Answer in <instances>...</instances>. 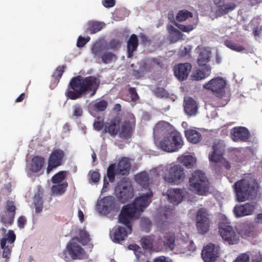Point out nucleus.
<instances>
[{
  "label": "nucleus",
  "mask_w": 262,
  "mask_h": 262,
  "mask_svg": "<svg viewBox=\"0 0 262 262\" xmlns=\"http://www.w3.org/2000/svg\"><path fill=\"white\" fill-rule=\"evenodd\" d=\"M189 182L190 189L199 195H206L209 191V181L205 173L200 170H196L192 173Z\"/></svg>",
  "instance_id": "obj_6"
},
{
  "label": "nucleus",
  "mask_w": 262,
  "mask_h": 262,
  "mask_svg": "<svg viewBox=\"0 0 262 262\" xmlns=\"http://www.w3.org/2000/svg\"><path fill=\"white\" fill-rule=\"evenodd\" d=\"M130 163L127 158H122L119 161L117 167V174L126 175L129 173Z\"/></svg>",
  "instance_id": "obj_32"
},
{
  "label": "nucleus",
  "mask_w": 262,
  "mask_h": 262,
  "mask_svg": "<svg viewBox=\"0 0 262 262\" xmlns=\"http://www.w3.org/2000/svg\"><path fill=\"white\" fill-rule=\"evenodd\" d=\"M152 192L149 190L146 193H143L135 199L132 204L124 205L119 215V223L124 225L129 231H132V222L136 218L139 212L143 211L151 203Z\"/></svg>",
  "instance_id": "obj_2"
},
{
  "label": "nucleus",
  "mask_w": 262,
  "mask_h": 262,
  "mask_svg": "<svg viewBox=\"0 0 262 262\" xmlns=\"http://www.w3.org/2000/svg\"><path fill=\"white\" fill-rule=\"evenodd\" d=\"M192 17V13L191 12L187 10H180L178 13L176 19L178 21L182 22Z\"/></svg>",
  "instance_id": "obj_45"
},
{
  "label": "nucleus",
  "mask_w": 262,
  "mask_h": 262,
  "mask_svg": "<svg viewBox=\"0 0 262 262\" xmlns=\"http://www.w3.org/2000/svg\"><path fill=\"white\" fill-rule=\"evenodd\" d=\"M127 227L120 226L114 227L110 232V236L113 241L115 243L120 244L124 241L128 234L131 233Z\"/></svg>",
  "instance_id": "obj_21"
},
{
  "label": "nucleus",
  "mask_w": 262,
  "mask_h": 262,
  "mask_svg": "<svg viewBox=\"0 0 262 262\" xmlns=\"http://www.w3.org/2000/svg\"><path fill=\"white\" fill-rule=\"evenodd\" d=\"M183 145L182 135L176 130L164 136L159 143L160 148L168 152L177 151Z\"/></svg>",
  "instance_id": "obj_7"
},
{
  "label": "nucleus",
  "mask_w": 262,
  "mask_h": 262,
  "mask_svg": "<svg viewBox=\"0 0 262 262\" xmlns=\"http://www.w3.org/2000/svg\"><path fill=\"white\" fill-rule=\"evenodd\" d=\"M136 180L143 187L148 186L149 184V176L145 172H141L136 176Z\"/></svg>",
  "instance_id": "obj_39"
},
{
  "label": "nucleus",
  "mask_w": 262,
  "mask_h": 262,
  "mask_svg": "<svg viewBox=\"0 0 262 262\" xmlns=\"http://www.w3.org/2000/svg\"><path fill=\"white\" fill-rule=\"evenodd\" d=\"M16 207L14 202L7 200L5 204V214L0 219L1 223L4 226H10L13 222L16 214Z\"/></svg>",
  "instance_id": "obj_14"
},
{
  "label": "nucleus",
  "mask_w": 262,
  "mask_h": 262,
  "mask_svg": "<svg viewBox=\"0 0 262 262\" xmlns=\"http://www.w3.org/2000/svg\"><path fill=\"white\" fill-rule=\"evenodd\" d=\"M98 211L102 214H107L113 212H118L119 207L116 204L114 197L106 196L104 197L97 205Z\"/></svg>",
  "instance_id": "obj_11"
},
{
  "label": "nucleus",
  "mask_w": 262,
  "mask_h": 262,
  "mask_svg": "<svg viewBox=\"0 0 262 262\" xmlns=\"http://www.w3.org/2000/svg\"><path fill=\"white\" fill-rule=\"evenodd\" d=\"M102 62L105 64L111 63L117 59V56L112 52H107L104 53L101 56Z\"/></svg>",
  "instance_id": "obj_43"
},
{
  "label": "nucleus",
  "mask_w": 262,
  "mask_h": 262,
  "mask_svg": "<svg viewBox=\"0 0 262 262\" xmlns=\"http://www.w3.org/2000/svg\"><path fill=\"white\" fill-rule=\"evenodd\" d=\"M211 73V67L210 66H205L202 70L198 69L195 70L191 75V79L192 80H200L209 76Z\"/></svg>",
  "instance_id": "obj_31"
},
{
  "label": "nucleus",
  "mask_w": 262,
  "mask_h": 262,
  "mask_svg": "<svg viewBox=\"0 0 262 262\" xmlns=\"http://www.w3.org/2000/svg\"><path fill=\"white\" fill-rule=\"evenodd\" d=\"M64 157L65 153L63 150L59 148H54L48 158L47 173L49 174L54 169L61 166Z\"/></svg>",
  "instance_id": "obj_12"
},
{
  "label": "nucleus",
  "mask_w": 262,
  "mask_h": 262,
  "mask_svg": "<svg viewBox=\"0 0 262 262\" xmlns=\"http://www.w3.org/2000/svg\"><path fill=\"white\" fill-rule=\"evenodd\" d=\"M174 24L180 30L184 32L189 33V32L193 30L194 28V25L191 24L185 25L177 23H174Z\"/></svg>",
  "instance_id": "obj_50"
},
{
  "label": "nucleus",
  "mask_w": 262,
  "mask_h": 262,
  "mask_svg": "<svg viewBox=\"0 0 262 262\" xmlns=\"http://www.w3.org/2000/svg\"><path fill=\"white\" fill-rule=\"evenodd\" d=\"M138 46L139 40L137 36L135 34H132L127 42L128 58H132L133 56L134 53L137 50Z\"/></svg>",
  "instance_id": "obj_29"
},
{
  "label": "nucleus",
  "mask_w": 262,
  "mask_h": 262,
  "mask_svg": "<svg viewBox=\"0 0 262 262\" xmlns=\"http://www.w3.org/2000/svg\"><path fill=\"white\" fill-rule=\"evenodd\" d=\"M115 192L118 200L125 203L134 196V190L130 185H119L115 188Z\"/></svg>",
  "instance_id": "obj_15"
},
{
  "label": "nucleus",
  "mask_w": 262,
  "mask_h": 262,
  "mask_svg": "<svg viewBox=\"0 0 262 262\" xmlns=\"http://www.w3.org/2000/svg\"><path fill=\"white\" fill-rule=\"evenodd\" d=\"M196 220L198 232L201 234L207 233L209 229L210 221L206 209L202 208L198 210Z\"/></svg>",
  "instance_id": "obj_13"
},
{
  "label": "nucleus",
  "mask_w": 262,
  "mask_h": 262,
  "mask_svg": "<svg viewBox=\"0 0 262 262\" xmlns=\"http://www.w3.org/2000/svg\"><path fill=\"white\" fill-rule=\"evenodd\" d=\"M230 134L232 140L234 142H246L250 136L249 130L243 126L233 127L231 130Z\"/></svg>",
  "instance_id": "obj_20"
},
{
  "label": "nucleus",
  "mask_w": 262,
  "mask_h": 262,
  "mask_svg": "<svg viewBox=\"0 0 262 262\" xmlns=\"http://www.w3.org/2000/svg\"><path fill=\"white\" fill-rule=\"evenodd\" d=\"M68 185L67 182L59 184L54 185L51 188L52 192L54 194L61 195L66 191Z\"/></svg>",
  "instance_id": "obj_40"
},
{
  "label": "nucleus",
  "mask_w": 262,
  "mask_h": 262,
  "mask_svg": "<svg viewBox=\"0 0 262 262\" xmlns=\"http://www.w3.org/2000/svg\"><path fill=\"white\" fill-rule=\"evenodd\" d=\"M226 81L222 77H216L212 79L208 82L203 85V87L212 91L213 94L216 97L215 107H222L226 105L228 101V99H223L225 96Z\"/></svg>",
  "instance_id": "obj_4"
},
{
  "label": "nucleus",
  "mask_w": 262,
  "mask_h": 262,
  "mask_svg": "<svg viewBox=\"0 0 262 262\" xmlns=\"http://www.w3.org/2000/svg\"><path fill=\"white\" fill-rule=\"evenodd\" d=\"M258 188L256 180L250 175L238 180L233 185L238 202H244L252 199L256 194Z\"/></svg>",
  "instance_id": "obj_3"
},
{
  "label": "nucleus",
  "mask_w": 262,
  "mask_h": 262,
  "mask_svg": "<svg viewBox=\"0 0 262 262\" xmlns=\"http://www.w3.org/2000/svg\"><path fill=\"white\" fill-rule=\"evenodd\" d=\"M154 93L156 96L160 98L167 97L169 95L165 89L160 87L156 88Z\"/></svg>",
  "instance_id": "obj_52"
},
{
  "label": "nucleus",
  "mask_w": 262,
  "mask_h": 262,
  "mask_svg": "<svg viewBox=\"0 0 262 262\" xmlns=\"http://www.w3.org/2000/svg\"><path fill=\"white\" fill-rule=\"evenodd\" d=\"M178 161L187 168H191L196 164V159L191 155L182 156L178 159Z\"/></svg>",
  "instance_id": "obj_35"
},
{
  "label": "nucleus",
  "mask_w": 262,
  "mask_h": 262,
  "mask_svg": "<svg viewBox=\"0 0 262 262\" xmlns=\"http://www.w3.org/2000/svg\"><path fill=\"white\" fill-rule=\"evenodd\" d=\"M116 174H117V173L115 165L114 164L110 165L107 169V177L110 182L113 183L115 181Z\"/></svg>",
  "instance_id": "obj_46"
},
{
  "label": "nucleus",
  "mask_w": 262,
  "mask_h": 262,
  "mask_svg": "<svg viewBox=\"0 0 262 262\" xmlns=\"http://www.w3.org/2000/svg\"><path fill=\"white\" fill-rule=\"evenodd\" d=\"M220 247L212 243L205 246L202 251V257L204 262H215L219 256Z\"/></svg>",
  "instance_id": "obj_16"
},
{
  "label": "nucleus",
  "mask_w": 262,
  "mask_h": 262,
  "mask_svg": "<svg viewBox=\"0 0 262 262\" xmlns=\"http://www.w3.org/2000/svg\"><path fill=\"white\" fill-rule=\"evenodd\" d=\"M138 70H133V75L138 79L144 76L147 73L150 72L156 65L162 68L163 63L157 58H151L142 60L138 62Z\"/></svg>",
  "instance_id": "obj_10"
},
{
  "label": "nucleus",
  "mask_w": 262,
  "mask_h": 262,
  "mask_svg": "<svg viewBox=\"0 0 262 262\" xmlns=\"http://www.w3.org/2000/svg\"><path fill=\"white\" fill-rule=\"evenodd\" d=\"M104 26L105 24L103 22L89 21L87 23L86 31L91 34H95L101 31Z\"/></svg>",
  "instance_id": "obj_34"
},
{
  "label": "nucleus",
  "mask_w": 262,
  "mask_h": 262,
  "mask_svg": "<svg viewBox=\"0 0 262 262\" xmlns=\"http://www.w3.org/2000/svg\"><path fill=\"white\" fill-rule=\"evenodd\" d=\"M34 205L36 213H39L42 211L43 209V201L42 197L39 193L35 194L34 195Z\"/></svg>",
  "instance_id": "obj_41"
},
{
  "label": "nucleus",
  "mask_w": 262,
  "mask_h": 262,
  "mask_svg": "<svg viewBox=\"0 0 262 262\" xmlns=\"http://www.w3.org/2000/svg\"><path fill=\"white\" fill-rule=\"evenodd\" d=\"M90 37L89 36L84 37L80 36L77 41V46L79 48H82L84 47L86 43L90 41Z\"/></svg>",
  "instance_id": "obj_53"
},
{
  "label": "nucleus",
  "mask_w": 262,
  "mask_h": 262,
  "mask_svg": "<svg viewBox=\"0 0 262 262\" xmlns=\"http://www.w3.org/2000/svg\"><path fill=\"white\" fill-rule=\"evenodd\" d=\"M224 45L230 50L237 52H242L246 51V48L242 45L236 43L234 41L230 39H226L224 41Z\"/></svg>",
  "instance_id": "obj_36"
},
{
  "label": "nucleus",
  "mask_w": 262,
  "mask_h": 262,
  "mask_svg": "<svg viewBox=\"0 0 262 262\" xmlns=\"http://www.w3.org/2000/svg\"><path fill=\"white\" fill-rule=\"evenodd\" d=\"M214 5L216 7V14L218 16H222L233 11L236 5L233 2H225L224 0H214Z\"/></svg>",
  "instance_id": "obj_22"
},
{
  "label": "nucleus",
  "mask_w": 262,
  "mask_h": 262,
  "mask_svg": "<svg viewBox=\"0 0 262 262\" xmlns=\"http://www.w3.org/2000/svg\"><path fill=\"white\" fill-rule=\"evenodd\" d=\"M79 236L80 241L83 245H86L91 240L89 234L84 230H80Z\"/></svg>",
  "instance_id": "obj_49"
},
{
  "label": "nucleus",
  "mask_w": 262,
  "mask_h": 262,
  "mask_svg": "<svg viewBox=\"0 0 262 262\" xmlns=\"http://www.w3.org/2000/svg\"><path fill=\"white\" fill-rule=\"evenodd\" d=\"M154 238L153 235H148L143 237L141 240V245L143 249L150 250L153 247Z\"/></svg>",
  "instance_id": "obj_38"
},
{
  "label": "nucleus",
  "mask_w": 262,
  "mask_h": 262,
  "mask_svg": "<svg viewBox=\"0 0 262 262\" xmlns=\"http://www.w3.org/2000/svg\"><path fill=\"white\" fill-rule=\"evenodd\" d=\"M100 84V80L98 77L78 75L71 79L65 95L71 100L80 98L88 93H90L91 96H93L96 94Z\"/></svg>",
  "instance_id": "obj_1"
},
{
  "label": "nucleus",
  "mask_w": 262,
  "mask_h": 262,
  "mask_svg": "<svg viewBox=\"0 0 262 262\" xmlns=\"http://www.w3.org/2000/svg\"><path fill=\"white\" fill-rule=\"evenodd\" d=\"M183 105L184 111L187 115L194 116L197 113L198 104L191 97H185L184 99Z\"/></svg>",
  "instance_id": "obj_27"
},
{
  "label": "nucleus",
  "mask_w": 262,
  "mask_h": 262,
  "mask_svg": "<svg viewBox=\"0 0 262 262\" xmlns=\"http://www.w3.org/2000/svg\"><path fill=\"white\" fill-rule=\"evenodd\" d=\"M183 36V34L179 30L170 35L171 39L173 42H177L182 39Z\"/></svg>",
  "instance_id": "obj_57"
},
{
  "label": "nucleus",
  "mask_w": 262,
  "mask_h": 262,
  "mask_svg": "<svg viewBox=\"0 0 262 262\" xmlns=\"http://www.w3.org/2000/svg\"><path fill=\"white\" fill-rule=\"evenodd\" d=\"M192 69L190 63H179L173 68L175 76L180 81H184L188 77Z\"/></svg>",
  "instance_id": "obj_23"
},
{
  "label": "nucleus",
  "mask_w": 262,
  "mask_h": 262,
  "mask_svg": "<svg viewBox=\"0 0 262 262\" xmlns=\"http://www.w3.org/2000/svg\"><path fill=\"white\" fill-rule=\"evenodd\" d=\"M249 256L246 253H243L239 255L234 262H249Z\"/></svg>",
  "instance_id": "obj_60"
},
{
  "label": "nucleus",
  "mask_w": 262,
  "mask_h": 262,
  "mask_svg": "<svg viewBox=\"0 0 262 262\" xmlns=\"http://www.w3.org/2000/svg\"><path fill=\"white\" fill-rule=\"evenodd\" d=\"M121 44V42L120 41L114 39L110 41L108 46L111 49H117L120 48Z\"/></svg>",
  "instance_id": "obj_58"
},
{
  "label": "nucleus",
  "mask_w": 262,
  "mask_h": 262,
  "mask_svg": "<svg viewBox=\"0 0 262 262\" xmlns=\"http://www.w3.org/2000/svg\"><path fill=\"white\" fill-rule=\"evenodd\" d=\"M91 181L93 183H97L100 180V174L97 171L90 172Z\"/></svg>",
  "instance_id": "obj_56"
},
{
  "label": "nucleus",
  "mask_w": 262,
  "mask_h": 262,
  "mask_svg": "<svg viewBox=\"0 0 262 262\" xmlns=\"http://www.w3.org/2000/svg\"><path fill=\"white\" fill-rule=\"evenodd\" d=\"M225 147V144L223 141L215 142L212 145L213 151L209 155V160L214 163H218L224 154Z\"/></svg>",
  "instance_id": "obj_19"
},
{
  "label": "nucleus",
  "mask_w": 262,
  "mask_h": 262,
  "mask_svg": "<svg viewBox=\"0 0 262 262\" xmlns=\"http://www.w3.org/2000/svg\"><path fill=\"white\" fill-rule=\"evenodd\" d=\"M120 124L118 133L119 137L123 140L131 138L135 128V121L125 120Z\"/></svg>",
  "instance_id": "obj_17"
},
{
  "label": "nucleus",
  "mask_w": 262,
  "mask_h": 262,
  "mask_svg": "<svg viewBox=\"0 0 262 262\" xmlns=\"http://www.w3.org/2000/svg\"><path fill=\"white\" fill-rule=\"evenodd\" d=\"M65 68V66H59L56 68L52 76L54 79L55 83H58L59 82L60 79L61 78L62 75L64 72Z\"/></svg>",
  "instance_id": "obj_47"
},
{
  "label": "nucleus",
  "mask_w": 262,
  "mask_h": 262,
  "mask_svg": "<svg viewBox=\"0 0 262 262\" xmlns=\"http://www.w3.org/2000/svg\"><path fill=\"white\" fill-rule=\"evenodd\" d=\"M142 229L146 232L149 231L151 227V222L148 219H142L141 221Z\"/></svg>",
  "instance_id": "obj_51"
},
{
  "label": "nucleus",
  "mask_w": 262,
  "mask_h": 262,
  "mask_svg": "<svg viewBox=\"0 0 262 262\" xmlns=\"http://www.w3.org/2000/svg\"><path fill=\"white\" fill-rule=\"evenodd\" d=\"M5 238L6 239V242H8L9 244H13L16 239V235L13 231L10 230H9L6 235V237Z\"/></svg>",
  "instance_id": "obj_55"
},
{
  "label": "nucleus",
  "mask_w": 262,
  "mask_h": 262,
  "mask_svg": "<svg viewBox=\"0 0 262 262\" xmlns=\"http://www.w3.org/2000/svg\"><path fill=\"white\" fill-rule=\"evenodd\" d=\"M174 130L176 129L169 123L165 121H161L158 122L155 126L154 134L156 136L162 135L164 137Z\"/></svg>",
  "instance_id": "obj_24"
},
{
  "label": "nucleus",
  "mask_w": 262,
  "mask_h": 262,
  "mask_svg": "<svg viewBox=\"0 0 262 262\" xmlns=\"http://www.w3.org/2000/svg\"><path fill=\"white\" fill-rule=\"evenodd\" d=\"M108 106V102L104 100H101L95 103L93 106L94 111L97 112L104 111Z\"/></svg>",
  "instance_id": "obj_42"
},
{
  "label": "nucleus",
  "mask_w": 262,
  "mask_h": 262,
  "mask_svg": "<svg viewBox=\"0 0 262 262\" xmlns=\"http://www.w3.org/2000/svg\"><path fill=\"white\" fill-rule=\"evenodd\" d=\"M185 135L187 140L193 144L199 143L202 138L200 133L195 129H190L186 130L185 132Z\"/></svg>",
  "instance_id": "obj_33"
},
{
  "label": "nucleus",
  "mask_w": 262,
  "mask_h": 262,
  "mask_svg": "<svg viewBox=\"0 0 262 262\" xmlns=\"http://www.w3.org/2000/svg\"><path fill=\"white\" fill-rule=\"evenodd\" d=\"M210 54L211 52L204 50L201 51L199 55L198 58V63L200 66H208V63L210 60Z\"/></svg>",
  "instance_id": "obj_37"
},
{
  "label": "nucleus",
  "mask_w": 262,
  "mask_h": 262,
  "mask_svg": "<svg viewBox=\"0 0 262 262\" xmlns=\"http://www.w3.org/2000/svg\"><path fill=\"white\" fill-rule=\"evenodd\" d=\"M1 246L3 249V257L5 258H9L11 253L12 247L6 245V239H1Z\"/></svg>",
  "instance_id": "obj_44"
},
{
  "label": "nucleus",
  "mask_w": 262,
  "mask_h": 262,
  "mask_svg": "<svg viewBox=\"0 0 262 262\" xmlns=\"http://www.w3.org/2000/svg\"><path fill=\"white\" fill-rule=\"evenodd\" d=\"M163 180L170 185H179L184 181L185 173L184 168L180 165H167L161 169Z\"/></svg>",
  "instance_id": "obj_5"
},
{
  "label": "nucleus",
  "mask_w": 262,
  "mask_h": 262,
  "mask_svg": "<svg viewBox=\"0 0 262 262\" xmlns=\"http://www.w3.org/2000/svg\"><path fill=\"white\" fill-rule=\"evenodd\" d=\"M168 201L174 205L180 203L184 197L183 191L182 189L175 188L170 189L168 190Z\"/></svg>",
  "instance_id": "obj_28"
},
{
  "label": "nucleus",
  "mask_w": 262,
  "mask_h": 262,
  "mask_svg": "<svg viewBox=\"0 0 262 262\" xmlns=\"http://www.w3.org/2000/svg\"><path fill=\"white\" fill-rule=\"evenodd\" d=\"M102 52V48L99 45H95L92 49V52L95 57L99 56Z\"/></svg>",
  "instance_id": "obj_59"
},
{
  "label": "nucleus",
  "mask_w": 262,
  "mask_h": 262,
  "mask_svg": "<svg viewBox=\"0 0 262 262\" xmlns=\"http://www.w3.org/2000/svg\"><path fill=\"white\" fill-rule=\"evenodd\" d=\"M128 93L132 101L136 102L139 99V96L135 88H129L128 89Z\"/></svg>",
  "instance_id": "obj_54"
},
{
  "label": "nucleus",
  "mask_w": 262,
  "mask_h": 262,
  "mask_svg": "<svg viewBox=\"0 0 262 262\" xmlns=\"http://www.w3.org/2000/svg\"><path fill=\"white\" fill-rule=\"evenodd\" d=\"M176 236L174 233L168 232L165 233L163 236L159 239L158 243L162 244L163 248L166 250L172 251L176 246Z\"/></svg>",
  "instance_id": "obj_26"
},
{
  "label": "nucleus",
  "mask_w": 262,
  "mask_h": 262,
  "mask_svg": "<svg viewBox=\"0 0 262 262\" xmlns=\"http://www.w3.org/2000/svg\"><path fill=\"white\" fill-rule=\"evenodd\" d=\"M256 209V204L253 203H246L234 206L233 211L236 217H242L252 215Z\"/></svg>",
  "instance_id": "obj_18"
},
{
  "label": "nucleus",
  "mask_w": 262,
  "mask_h": 262,
  "mask_svg": "<svg viewBox=\"0 0 262 262\" xmlns=\"http://www.w3.org/2000/svg\"><path fill=\"white\" fill-rule=\"evenodd\" d=\"M67 172L65 171H60L54 175L52 179V182L54 184H58L62 182L66 177Z\"/></svg>",
  "instance_id": "obj_48"
},
{
  "label": "nucleus",
  "mask_w": 262,
  "mask_h": 262,
  "mask_svg": "<svg viewBox=\"0 0 262 262\" xmlns=\"http://www.w3.org/2000/svg\"><path fill=\"white\" fill-rule=\"evenodd\" d=\"M78 237H73L67 244L66 249L59 254L61 258L67 260L68 259L67 253L73 259H82L86 257V253L82 247L75 241Z\"/></svg>",
  "instance_id": "obj_8"
},
{
  "label": "nucleus",
  "mask_w": 262,
  "mask_h": 262,
  "mask_svg": "<svg viewBox=\"0 0 262 262\" xmlns=\"http://www.w3.org/2000/svg\"><path fill=\"white\" fill-rule=\"evenodd\" d=\"M45 163V159L39 156H35L31 159L30 164V170L33 172L40 171Z\"/></svg>",
  "instance_id": "obj_30"
},
{
  "label": "nucleus",
  "mask_w": 262,
  "mask_h": 262,
  "mask_svg": "<svg viewBox=\"0 0 262 262\" xmlns=\"http://www.w3.org/2000/svg\"><path fill=\"white\" fill-rule=\"evenodd\" d=\"M83 113V111L81 107L77 105L74 106L73 115L76 117L81 116Z\"/></svg>",
  "instance_id": "obj_63"
},
{
  "label": "nucleus",
  "mask_w": 262,
  "mask_h": 262,
  "mask_svg": "<svg viewBox=\"0 0 262 262\" xmlns=\"http://www.w3.org/2000/svg\"><path fill=\"white\" fill-rule=\"evenodd\" d=\"M27 223V220L24 216H20L17 220V225L19 228L23 229L25 227Z\"/></svg>",
  "instance_id": "obj_62"
},
{
  "label": "nucleus",
  "mask_w": 262,
  "mask_h": 262,
  "mask_svg": "<svg viewBox=\"0 0 262 262\" xmlns=\"http://www.w3.org/2000/svg\"><path fill=\"white\" fill-rule=\"evenodd\" d=\"M219 232L223 239L229 245H234L239 241V234L230 223L221 222L219 225Z\"/></svg>",
  "instance_id": "obj_9"
},
{
  "label": "nucleus",
  "mask_w": 262,
  "mask_h": 262,
  "mask_svg": "<svg viewBox=\"0 0 262 262\" xmlns=\"http://www.w3.org/2000/svg\"><path fill=\"white\" fill-rule=\"evenodd\" d=\"M105 125V122L103 121H96L94 122L93 126L95 130L100 131L103 128L104 129Z\"/></svg>",
  "instance_id": "obj_61"
},
{
  "label": "nucleus",
  "mask_w": 262,
  "mask_h": 262,
  "mask_svg": "<svg viewBox=\"0 0 262 262\" xmlns=\"http://www.w3.org/2000/svg\"><path fill=\"white\" fill-rule=\"evenodd\" d=\"M102 4L106 8L113 7L115 5V0H102Z\"/></svg>",
  "instance_id": "obj_64"
},
{
  "label": "nucleus",
  "mask_w": 262,
  "mask_h": 262,
  "mask_svg": "<svg viewBox=\"0 0 262 262\" xmlns=\"http://www.w3.org/2000/svg\"><path fill=\"white\" fill-rule=\"evenodd\" d=\"M120 124L121 119L119 117H115L109 121L105 122L104 133L115 138L118 135Z\"/></svg>",
  "instance_id": "obj_25"
}]
</instances>
